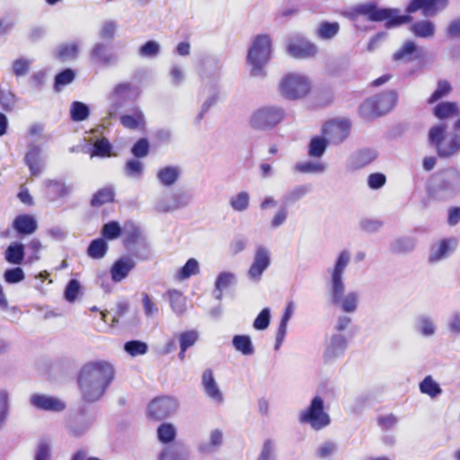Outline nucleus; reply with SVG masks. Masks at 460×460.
<instances>
[{"mask_svg": "<svg viewBox=\"0 0 460 460\" xmlns=\"http://www.w3.org/2000/svg\"><path fill=\"white\" fill-rule=\"evenodd\" d=\"M351 252L344 249L335 258L332 266L327 269L329 280L327 283L328 298L332 305L340 308L346 314H353L358 306L359 295L357 291L345 293V271L350 263Z\"/></svg>", "mask_w": 460, "mask_h": 460, "instance_id": "1", "label": "nucleus"}, {"mask_svg": "<svg viewBox=\"0 0 460 460\" xmlns=\"http://www.w3.org/2000/svg\"><path fill=\"white\" fill-rule=\"evenodd\" d=\"M114 374V367L108 361L98 360L85 364L78 376V385L84 401H98L112 382Z\"/></svg>", "mask_w": 460, "mask_h": 460, "instance_id": "2", "label": "nucleus"}, {"mask_svg": "<svg viewBox=\"0 0 460 460\" xmlns=\"http://www.w3.org/2000/svg\"><path fill=\"white\" fill-rule=\"evenodd\" d=\"M352 18L366 16L371 22L386 21L388 28L401 25L411 21L409 15H399L396 9L379 8L375 3H365L355 5L351 10Z\"/></svg>", "mask_w": 460, "mask_h": 460, "instance_id": "3", "label": "nucleus"}, {"mask_svg": "<svg viewBox=\"0 0 460 460\" xmlns=\"http://www.w3.org/2000/svg\"><path fill=\"white\" fill-rule=\"evenodd\" d=\"M447 125L439 123L429 130V141L441 158H450L460 153V136L451 133L446 136Z\"/></svg>", "mask_w": 460, "mask_h": 460, "instance_id": "4", "label": "nucleus"}, {"mask_svg": "<svg viewBox=\"0 0 460 460\" xmlns=\"http://www.w3.org/2000/svg\"><path fill=\"white\" fill-rule=\"evenodd\" d=\"M139 93L137 87L130 83L118 84L109 93L107 115L103 117V123L111 124V120L119 118L126 104L135 100Z\"/></svg>", "mask_w": 460, "mask_h": 460, "instance_id": "5", "label": "nucleus"}, {"mask_svg": "<svg viewBox=\"0 0 460 460\" xmlns=\"http://www.w3.org/2000/svg\"><path fill=\"white\" fill-rule=\"evenodd\" d=\"M430 194L437 199H447L460 193V172L448 168L431 179Z\"/></svg>", "mask_w": 460, "mask_h": 460, "instance_id": "6", "label": "nucleus"}, {"mask_svg": "<svg viewBox=\"0 0 460 460\" xmlns=\"http://www.w3.org/2000/svg\"><path fill=\"white\" fill-rule=\"evenodd\" d=\"M398 94L391 90L367 99L359 106V114L364 119L376 118L390 112L397 104Z\"/></svg>", "mask_w": 460, "mask_h": 460, "instance_id": "7", "label": "nucleus"}, {"mask_svg": "<svg viewBox=\"0 0 460 460\" xmlns=\"http://www.w3.org/2000/svg\"><path fill=\"white\" fill-rule=\"evenodd\" d=\"M271 42L267 35L257 36L247 55V62L252 66L251 75L261 77L265 75L264 66L270 58Z\"/></svg>", "mask_w": 460, "mask_h": 460, "instance_id": "8", "label": "nucleus"}, {"mask_svg": "<svg viewBox=\"0 0 460 460\" xmlns=\"http://www.w3.org/2000/svg\"><path fill=\"white\" fill-rule=\"evenodd\" d=\"M300 423L308 424L315 431L322 430L331 424V417L324 409V401L315 395L312 398L308 407L299 412Z\"/></svg>", "mask_w": 460, "mask_h": 460, "instance_id": "9", "label": "nucleus"}, {"mask_svg": "<svg viewBox=\"0 0 460 460\" xmlns=\"http://www.w3.org/2000/svg\"><path fill=\"white\" fill-rule=\"evenodd\" d=\"M311 82L309 78L299 73L286 75L279 84L280 94L288 100H299L305 98L310 92Z\"/></svg>", "mask_w": 460, "mask_h": 460, "instance_id": "10", "label": "nucleus"}, {"mask_svg": "<svg viewBox=\"0 0 460 460\" xmlns=\"http://www.w3.org/2000/svg\"><path fill=\"white\" fill-rule=\"evenodd\" d=\"M285 117V110L275 105L262 106L251 116L250 125L255 129L266 130L280 123Z\"/></svg>", "mask_w": 460, "mask_h": 460, "instance_id": "11", "label": "nucleus"}, {"mask_svg": "<svg viewBox=\"0 0 460 460\" xmlns=\"http://www.w3.org/2000/svg\"><path fill=\"white\" fill-rule=\"evenodd\" d=\"M192 200L187 191H168L156 198L155 209L159 213H172L187 208Z\"/></svg>", "mask_w": 460, "mask_h": 460, "instance_id": "12", "label": "nucleus"}, {"mask_svg": "<svg viewBox=\"0 0 460 460\" xmlns=\"http://www.w3.org/2000/svg\"><path fill=\"white\" fill-rule=\"evenodd\" d=\"M350 127V122L348 119H332L323 125L322 133L330 144L340 145L348 137Z\"/></svg>", "mask_w": 460, "mask_h": 460, "instance_id": "13", "label": "nucleus"}, {"mask_svg": "<svg viewBox=\"0 0 460 460\" xmlns=\"http://www.w3.org/2000/svg\"><path fill=\"white\" fill-rule=\"evenodd\" d=\"M178 409L175 398L163 396L154 399L148 406L149 416L155 420L165 419L173 414Z\"/></svg>", "mask_w": 460, "mask_h": 460, "instance_id": "14", "label": "nucleus"}, {"mask_svg": "<svg viewBox=\"0 0 460 460\" xmlns=\"http://www.w3.org/2000/svg\"><path fill=\"white\" fill-rule=\"evenodd\" d=\"M270 252L264 246H258L252 265L248 270V278L253 282H259L263 272L270 265Z\"/></svg>", "mask_w": 460, "mask_h": 460, "instance_id": "15", "label": "nucleus"}, {"mask_svg": "<svg viewBox=\"0 0 460 460\" xmlns=\"http://www.w3.org/2000/svg\"><path fill=\"white\" fill-rule=\"evenodd\" d=\"M347 349V340L341 333H333L326 341L323 358L326 363L341 357Z\"/></svg>", "mask_w": 460, "mask_h": 460, "instance_id": "16", "label": "nucleus"}, {"mask_svg": "<svg viewBox=\"0 0 460 460\" xmlns=\"http://www.w3.org/2000/svg\"><path fill=\"white\" fill-rule=\"evenodd\" d=\"M30 403L38 410L46 411H62L66 408L65 402L59 399L40 394H34L30 397Z\"/></svg>", "mask_w": 460, "mask_h": 460, "instance_id": "17", "label": "nucleus"}, {"mask_svg": "<svg viewBox=\"0 0 460 460\" xmlns=\"http://www.w3.org/2000/svg\"><path fill=\"white\" fill-rule=\"evenodd\" d=\"M120 124L130 130H143L146 128V117L142 110L134 106L127 113L119 115Z\"/></svg>", "mask_w": 460, "mask_h": 460, "instance_id": "18", "label": "nucleus"}, {"mask_svg": "<svg viewBox=\"0 0 460 460\" xmlns=\"http://www.w3.org/2000/svg\"><path fill=\"white\" fill-rule=\"evenodd\" d=\"M201 385L205 394L217 404L224 402L223 393L221 392L210 368L206 369L202 374Z\"/></svg>", "mask_w": 460, "mask_h": 460, "instance_id": "19", "label": "nucleus"}, {"mask_svg": "<svg viewBox=\"0 0 460 460\" xmlns=\"http://www.w3.org/2000/svg\"><path fill=\"white\" fill-rule=\"evenodd\" d=\"M288 54L295 58H309L314 57L317 52V47L305 40H300L291 42L288 46Z\"/></svg>", "mask_w": 460, "mask_h": 460, "instance_id": "20", "label": "nucleus"}, {"mask_svg": "<svg viewBox=\"0 0 460 460\" xmlns=\"http://www.w3.org/2000/svg\"><path fill=\"white\" fill-rule=\"evenodd\" d=\"M135 261L128 256L118 259L111 268V279L114 282L122 281L128 276L129 272L135 268Z\"/></svg>", "mask_w": 460, "mask_h": 460, "instance_id": "21", "label": "nucleus"}, {"mask_svg": "<svg viewBox=\"0 0 460 460\" xmlns=\"http://www.w3.org/2000/svg\"><path fill=\"white\" fill-rule=\"evenodd\" d=\"M42 149L36 144H30L25 155V164L29 166L31 175H39L43 169V160L41 156Z\"/></svg>", "mask_w": 460, "mask_h": 460, "instance_id": "22", "label": "nucleus"}, {"mask_svg": "<svg viewBox=\"0 0 460 460\" xmlns=\"http://www.w3.org/2000/svg\"><path fill=\"white\" fill-rule=\"evenodd\" d=\"M413 327L418 334L425 338L433 337L438 331L435 318L427 314H419Z\"/></svg>", "mask_w": 460, "mask_h": 460, "instance_id": "23", "label": "nucleus"}, {"mask_svg": "<svg viewBox=\"0 0 460 460\" xmlns=\"http://www.w3.org/2000/svg\"><path fill=\"white\" fill-rule=\"evenodd\" d=\"M422 55V50L412 40L405 41L402 46L394 53V61L411 62L419 59Z\"/></svg>", "mask_w": 460, "mask_h": 460, "instance_id": "24", "label": "nucleus"}, {"mask_svg": "<svg viewBox=\"0 0 460 460\" xmlns=\"http://www.w3.org/2000/svg\"><path fill=\"white\" fill-rule=\"evenodd\" d=\"M92 59L96 63H101L105 66H111L117 62L118 57L112 53L107 45L102 42L94 44L91 50Z\"/></svg>", "mask_w": 460, "mask_h": 460, "instance_id": "25", "label": "nucleus"}, {"mask_svg": "<svg viewBox=\"0 0 460 460\" xmlns=\"http://www.w3.org/2000/svg\"><path fill=\"white\" fill-rule=\"evenodd\" d=\"M452 244H456L453 239H443L434 243L429 250V261L437 263L447 258L453 250Z\"/></svg>", "mask_w": 460, "mask_h": 460, "instance_id": "26", "label": "nucleus"}, {"mask_svg": "<svg viewBox=\"0 0 460 460\" xmlns=\"http://www.w3.org/2000/svg\"><path fill=\"white\" fill-rule=\"evenodd\" d=\"M13 228L19 234L28 235L33 234L37 230L38 223L35 217L31 215H18L13 222Z\"/></svg>", "mask_w": 460, "mask_h": 460, "instance_id": "27", "label": "nucleus"}, {"mask_svg": "<svg viewBox=\"0 0 460 460\" xmlns=\"http://www.w3.org/2000/svg\"><path fill=\"white\" fill-rule=\"evenodd\" d=\"M181 170L177 165H168L157 171L156 178L164 187H171L175 184L181 177Z\"/></svg>", "mask_w": 460, "mask_h": 460, "instance_id": "28", "label": "nucleus"}, {"mask_svg": "<svg viewBox=\"0 0 460 460\" xmlns=\"http://www.w3.org/2000/svg\"><path fill=\"white\" fill-rule=\"evenodd\" d=\"M170 303L171 309L177 315H182L187 310L186 297L177 289H169L164 296Z\"/></svg>", "mask_w": 460, "mask_h": 460, "instance_id": "29", "label": "nucleus"}, {"mask_svg": "<svg viewBox=\"0 0 460 460\" xmlns=\"http://www.w3.org/2000/svg\"><path fill=\"white\" fill-rule=\"evenodd\" d=\"M410 31L418 38L429 39L434 36L436 26L429 20L418 21L411 25Z\"/></svg>", "mask_w": 460, "mask_h": 460, "instance_id": "30", "label": "nucleus"}, {"mask_svg": "<svg viewBox=\"0 0 460 460\" xmlns=\"http://www.w3.org/2000/svg\"><path fill=\"white\" fill-rule=\"evenodd\" d=\"M236 280L234 273L224 271L218 274L215 281L214 296L217 300H221L223 297V290L228 288L234 284Z\"/></svg>", "mask_w": 460, "mask_h": 460, "instance_id": "31", "label": "nucleus"}, {"mask_svg": "<svg viewBox=\"0 0 460 460\" xmlns=\"http://www.w3.org/2000/svg\"><path fill=\"white\" fill-rule=\"evenodd\" d=\"M434 115L439 119H446L458 116L460 113L458 105L455 102H441L433 109Z\"/></svg>", "mask_w": 460, "mask_h": 460, "instance_id": "32", "label": "nucleus"}, {"mask_svg": "<svg viewBox=\"0 0 460 460\" xmlns=\"http://www.w3.org/2000/svg\"><path fill=\"white\" fill-rule=\"evenodd\" d=\"M24 245L19 242H13L9 244L4 252L5 260L15 265H20L24 259Z\"/></svg>", "mask_w": 460, "mask_h": 460, "instance_id": "33", "label": "nucleus"}, {"mask_svg": "<svg viewBox=\"0 0 460 460\" xmlns=\"http://www.w3.org/2000/svg\"><path fill=\"white\" fill-rule=\"evenodd\" d=\"M232 345L238 352L244 356H252L255 349L249 335H234L232 339Z\"/></svg>", "mask_w": 460, "mask_h": 460, "instance_id": "34", "label": "nucleus"}, {"mask_svg": "<svg viewBox=\"0 0 460 460\" xmlns=\"http://www.w3.org/2000/svg\"><path fill=\"white\" fill-rule=\"evenodd\" d=\"M329 144L323 135V137L315 136L312 137L308 145V155L314 158H321L324 155Z\"/></svg>", "mask_w": 460, "mask_h": 460, "instance_id": "35", "label": "nucleus"}, {"mask_svg": "<svg viewBox=\"0 0 460 460\" xmlns=\"http://www.w3.org/2000/svg\"><path fill=\"white\" fill-rule=\"evenodd\" d=\"M419 389L421 394L434 399L442 394V389L438 383H437L432 376H426L423 380L419 384Z\"/></svg>", "mask_w": 460, "mask_h": 460, "instance_id": "36", "label": "nucleus"}, {"mask_svg": "<svg viewBox=\"0 0 460 460\" xmlns=\"http://www.w3.org/2000/svg\"><path fill=\"white\" fill-rule=\"evenodd\" d=\"M310 191L308 185H296L282 196V203L285 206L295 204Z\"/></svg>", "mask_w": 460, "mask_h": 460, "instance_id": "37", "label": "nucleus"}, {"mask_svg": "<svg viewBox=\"0 0 460 460\" xmlns=\"http://www.w3.org/2000/svg\"><path fill=\"white\" fill-rule=\"evenodd\" d=\"M108 252V243L104 238H97L93 240L88 248L87 255L94 260L102 259Z\"/></svg>", "mask_w": 460, "mask_h": 460, "instance_id": "38", "label": "nucleus"}, {"mask_svg": "<svg viewBox=\"0 0 460 460\" xmlns=\"http://www.w3.org/2000/svg\"><path fill=\"white\" fill-rule=\"evenodd\" d=\"M223 443V433L219 429H214L209 435L208 442H202L199 450L202 453H209L218 448Z\"/></svg>", "mask_w": 460, "mask_h": 460, "instance_id": "39", "label": "nucleus"}, {"mask_svg": "<svg viewBox=\"0 0 460 460\" xmlns=\"http://www.w3.org/2000/svg\"><path fill=\"white\" fill-rule=\"evenodd\" d=\"M188 455L180 447L171 445L165 447L159 454L158 460H187Z\"/></svg>", "mask_w": 460, "mask_h": 460, "instance_id": "40", "label": "nucleus"}, {"mask_svg": "<svg viewBox=\"0 0 460 460\" xmlns=\"http://www.w3.org/2000/svg\"><path fill=\"white\" fill-rule=\"evenodd\" d=\"M448 4V0H426V3L421 6L422 15L425 17H433L438 13L446 9Z\"/></svg>", "mask_w": 460, "mask_h": 460, "instance_id": "41", "label": "nucleus"}, {"mask_svg": "<svg viewBox=\"0 0 460 460\" xmlns=\"http://www.w3.org/2000/svg\"><path fill=\"white\" fill-rule=\"evenodd\" d=\"M295 169L301 173L322 174L326 171V165L321 162L305 161L297 163Z\"/></svg>", "mask_w": 460, "mask_h": 460, "instance_id": "42", "label": "nucleus"}, {"mask_svg": "<svg viewBox=\"0 0 460 460\" xmlns=\"http://www.w3.org/2000/svg\"><path fill=\"white\" fill-rule=\"evenodd\" d=\"M33 460H52V444L49 438H41L39 440Z\"/></svg>", "mask_w": 460, "mask_h": 460, "instance_id": "43", "label": "nucleus"}, {"mask_svg": "<svg viewBox=\"0 0 460 460\" xmlns=\"http://www.w3.org/2000/svg\"><path fill=\"white\" fill-rule=\"evenodd\" d=\"M340 31V24L336 22H323L317 29V36L322 40L333 39Z\"/></svg>", "mask_w": 460, "mask_h": 460, "instance_id": "44", "label": "nucleus"}, {"mask_svg": "<svg viewBox=\"0 0 460 460\" xmlns=\"http://www.w3.org/2000/svg\"><path fill=\"white\" fill-rule=\"evenodd\" d=\"M250 195L246 191H241L229 199L230 207L237 212H243L249 208Z\"/></svg>", "mask_w": 460, "mask_h": 460, "instance_id": "45", "label": "nucleus"}, {"mask_svg": "<svg viewBox=\"0 0 460 460\" xmlns=\"http://www.w3.org/2000/svg\"><path fill=\"white\" fill-rule=\"evenodd\" d=\"M90 115L89 107L81 102H73L70 108V117L74 121L85 120Z\"/></svg>", "mask_w": 460, "mask_h": 460, "instance_id": "46", "label": "nucleus"}, {"mask_svg": "<svg viewBox=\"0 0 460 460\" xmlns=\"http://www.w3.org/2000/svg\"><path fill=\"white\" fill-rule=\"evenodd\" d=\"M176 437L175 427L168 422L162 423L157 428V438L164 444L171 443Z\"/></svg>", "mask_w": 460, "mask_h": 460, "instance_id": "47", "label": "nucleus"}, {"mask_svg": "<svg viewBox=\"0 0 460 460\" xmlns=\"http://www.w3.org/2000/svg\"><path fill=\"white\" fill-rule=\"evenodd\" d=\"M199 272V261L194 259H189L186 263L178 270L177 278L181 280L189 279L192 275H196Z\"/></svg>", "mask_w": 460, "mask_h": 460, "instance_id": "48", "label": "nucleus"}, {"mask_svg": "<svg viewBox=\"0 0 460 460\" xmlns=\"http://www.w3.org/2000/svg\"><path fill=\"white\" fill-rule=\"evenodd\" d=\"M337 451V443L332 440H326L318 446L315 456L320 459H326L332 456Z\"/></svg>", "mask_w": 460, "mask_h": 460, "instance_id": "49", "label": "nucleus"}, {"mask_svg": "<svg viewBox=\"0 0 460 460\" xmlns=\"http://www.w3.org/2000/svg\"><path fill=\"white\" fill-rule=\"evenodd\" d=\"M415 240L411 237H402L396 239L392 243V251L398 253L409 252L415 248Z\"/></svg>", "mask_w": 460, "mask_h": 460, "instance_id": "50", "label": "nucleus"}, {"mask_svg": "<svg viewBox=\"0 0 460 460\" xmlns=\"http://www.w3.org/2000/svg\"><path fill=\"white\" fill-rule=\"evenodd\" d=\"M31 60L25 58H20L15 60H13L12 64V71L13 74L17 77H22L28 75L30 66L31 65Z\"/></svg>", "mask_w": 460, "mask_h": 460, "instance_id": "51", "label": "nucleus"}, {"mask_svg": "<svg viewBox=\"0 0 460 460\" xmlns=\"http://www.w3.org/2000/svg\"><path fill=\"white\" fill-rule=\"evenodd\" d=\"M125 351L132 357L144 355L147 352V344L141 341H130L124 344Z\"/></svg>", "mask_w": 460, "mask_h": 460, "instance_id": "52", "label": "nucleus"}, {"mask_svg": "<svg viewBox=\"0 0 460 460\" xmlns=\"http://www.w3.org/2000/svg\"><path fill=\"white\" fill-rule=\"evenodd\" d=\"M199 339V332L196 330L186 331L179 335L180 349L187 350L192 347Z\"/></svg>", "mask_w": 460, "mask_h": 460, "instance_id": "53", "label": "nucleus"}, {"mask_svg": "<svg viewBox=\"0 0 460 460\" xmlns=\"http://www.w3.org/2000/svg\"><path fill=\"white\" fill-rule=\"evenodd\" d=\"M122 229L117 221H111L103 225L102 236L108 240H114L121 235Z\"/></svg>", "mask_w": 460, "mask_h": 460, "instance_id": "54", "label": "nucleus"}, {"mask_svg": "<svg viewBox=\"0 0 460 460\" xmlns=\"http://www.w3.org/2000/svg\"><path fill=\"white\" fill-rule=\"evenodd\" d=\"M114 192L111 188H103L100 190L92 199L91 204L93 207H98L107 202L112 201Z\"/></svg>", "mask_w": 460, "mask_h": 460, "instance_id": "55", "label": "nucleus"}, {"mask_svg": "<svg viewBox=\"0 0 460 460\" xmlns=\"http://www.w3.org/2000/svg\"><path fill=\"white\" fill-rule=\"evenodd\" d=\"M452 90L451 84L445 80H440L438 83L437 89L429 99V103H434L441 98L448 95Z\"/></svg>", "mask_w": 460, "mask_h": 460, "instance_id": "56", "label": "nucleus"}, {"mask_svg": "<svg viewBox=\"0 0 460 460\" xmlns=\"http://www.w3.org/2000/svg\"><path fill=\"white\" fill-rule=\"evenodd\" d=\"M111 145L106 138H101L94 142L93 150L92 153V156H110L111 153Z\"/></svg>", "mask_w": 460, "mask_h": 460, "instance_id": "57", "label": "nucleus"}, {"mask_svg": "<svg viewBox=\"0 0 460 460\" xmlns=\"http://www.w3.org/2000/svg\"><path fill=\"white\" fill-rule=\"evenodd\" d=\"M376 158V154L372 150L365 149L359 151L354 157V166L362 168L369 164Z\"/></svg>", "mask_w": 460, "mask_h": 460, "instance_id": "58", "label": "nucleus"}, {"mask_svg": "<svg viewBox=\"0 0 460 460\" xmlns=\"http://www.w3.org/2000/svg\"><path fill=\"white\" fill-rule=\"evenodd\" d=\"M276 443L273 439L268 438L263 442L261 451L257 460H276Z\"/></svg>", "mask_w": 460, "mask_h": 460, "instance_id": "59", "label": "nucleus"}, {"mask_svg": "<svg viewBox=\"0 0 460 460\" xmlns=\"http://www.w3.org/2000/svg\"><path fill=\"white\" fill-rule=\"evenodd\" d=\"M117 30V22L114 20H107L102 24L99 30V36L103 40H111L114 38Z\"/></svg>", "mask_w": 460, "mask_h": 460, "instance_id": "60", "label": "nucleus"}, {"mask_svg": "<svg viewBox=\"0 0 460 460\" xmlns=\"http://www.w3.org/2000/svg\"><path fill=\"white\" fill-rule=\"evenodd\" d=\"M160 49L158 42L148 40L139 48L138 54L144 58H155L159 54Z\"/></svg>", "mask_w": 460, "mask_h": 460, "instance_id": "61", "label": "nucleus"}, {"mask_svg": "<svg viewBox=\"0 0 460 460\" xmlns=\"http://www.w3.org/2000/svg\"><path fill=\"white\" fill-rule=\"evenodd\" d=\"M125 174L130 178H139L143 172V164L136 159L128 160L125 164Z\"/></svg>", "mask_w": 460, "mask_h": 460, "instance_id": "62", "label": "nucleus"}, {"mask_svg": "<svg viewBox=\"0 0 460 460\" xmlns=\"http://www.w3.org/2000/svg\"><path fill=\"white\" fill-rule=\"evenodd\" d=\"M270 322V309L268 307L263 308L257 315L253 322V328L258 331H262L268 328Z\"/></svg>", "mask_w": 460, "mask_h": 460, "instance_id": "63", "label": "nucleus"}, {"mask_svg": "<svg viewBox=\"0 0 460 460\" xmlns=\"http://www.w3.org/2000/svg\"><path fill=\"white\" fill-rule=\"evenodd\" d=\"M78 47L75 43L61 45L58 50V56L63 60L73 59L76 58Z\"/></svg>", "mask_w": 460, "mask_h": 460, "instance_id": "64", "label": "nucleus"}]
</instances>
